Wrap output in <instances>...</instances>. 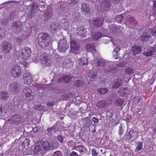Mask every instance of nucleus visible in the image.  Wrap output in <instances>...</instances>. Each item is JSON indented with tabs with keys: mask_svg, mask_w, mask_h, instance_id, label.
<instances>
[{
	"mask_svg": "<svg viewBox=\"0 0 156 156\" xmlns=\"http://www.w3.org/2000/svg\"><path fill=\"white\" fill-rule=\"evenodd\" d=\"M152 38V36H156V28L154 27L152 28L149 29L147 32Z\"/></svg>",
	"mask_w": 156,
	"mask_h": 156,
	"instance_id": "obj_29",
	"label": "nucleus"
},
{
	"mask_svg": "<svg viewBox=\"0 0 156 156\" xmlns=\"http://www.w3.org/2000/svg\"><path fill=\"white\" fill-rule=\"evenodd\" d=\"M14 104L15 106L19 109H21L23 106V101L22 100H18L16 101H14Z\"/></svg>",
	"mask_w": 156,
	"mask_h": 156,
	"instance_id": "obj_31",
	"label": "nucleus"
},
{
	"mask_svg": "<svg viewBox=\"0 0 156 156\" xmlns=\"http://www.w3.org/2000/svg\"><path fill=\"white\" fill-rule=\"evenodd\" d=\"M41 151V148L40 146L36 145L34 147L33 152L35 155H37L39 154Z\"/></svg>",
	"mask_w": 156,
	"mask_h": 156,
	"instance_id": "obj_30",
	"label": "nucleus"
},
{
	"mask_svg": "<svg viewBox=\"0 0 156 156\" xmlns=\"http://www.w3.org/2000/svg\"><path fill=\"white\" fill-rule=\"evenodd\" d=\"M42 147L44 151H46L49 149L51 146L49 143L46 141H43L42 144Z\"/></svg>",
	"mask_w": 156,
	"mask_h": 156,
	"instance_id": "obj_28",
	"label": "nucleus"
},
{
	"mask_svg": "<svg viewBox=\"0 0 156 156\" xmlns=\"http://www.w3.org/2000/svg\"><path fill=\"white\" fill-rule=\"evenodd\" d=\"M2 51L5 54H8L12 50V46L10 43L7 41L4 42L2 46Z\"/></svg>",
	"mask_w": 156,
	"mask_h": 156,
	"instance_id": "obj_8",
	"label": "nucleus"
},
{
	"mask_svg": "<svg viewBox=\"0 0 156 156\" xmlns=\"http://www.w3.org/2000/svg\"><path fill=\"white\" fill-rule=\"evenodd\" d=\"M13 26L14 27H16V28H17L19 26L16 23H14L13 24H12Z\"/></svg>",
	"mask_w": 156,
	"mask_h": 156,
	"instance_id": "obj_61",
	"label": "nucleus"
},
{
	"mask_svg": "<svg viewBox=\"0 0 156 156\" xmlns=\"http://www.w3.org/2000/svg\"><path fill=\"white\" fill-rule=\"evenodd\" d=\"M141 41L143 43L148 42V43L151 44V37L148 33L146 32L143 34V35L141 36Z\"/></svg>",
	"mask_w": 156,
	"mask_h": 156,
	"instance_id": "obj_13",
	"label": "nucleus"
},
{
	"mask_svg": "<svg viewBox=\"0 0 156 156\" xmlns=\"http://www.w3.org/2000/svg\"><path fill=\"white\" fill-rule=\"evenodd\" d=\"M23 80L25 83L29 85L33 81L32 76L30 74H25L23 75Z\"/></svg>",
	"mask_w": 156,
	"mask_h": 156,
	"instance_id": "obj_14",
	"label": "nucleus"
},
{
	"mask_svg": "<svg viewBox=\"0 0 156 156\" xmlns=\"http://www.w3.org/2000/svg\"><path fill=\"white\" fill-rule=\"evenodd\" d=\"M125 72V73L131 74L133 73V70L131 68H128L126 69Z\"/></svg>",
	"mask_w": 156,
	"mask_h": 156,
	"instance_id": "obj_42",
	"label": "nucleus"
},
{
	"mask_svg": "<svg viewBox=\"0 0 156 156\" xmlns=\"http://www.w3.org/2000/svg\"><path fill=\"white\" fill-rule=\"evenodd\" d=\"M23 94L25 96L27 101H32L34 98V94L32 90L29 88L26 87L23 90Z\"/></svg>",
	"mask_w": 156,
	"mask_h": 156,
	"instance_id": "obj_2",
	"label": "nucleus"
},
{
	"mask_svg": "<svg viewBox=\"0 0 156 156\" xmlns=\"http://www.w3.org/2000/svg\"><path fill=\"white\" fill-rule=\"evenodd\" d=\"M142 50V47L138 45H135L132 48V50L135 55L140 53Z\"/></svg>",
	"mask_w": 156,
	"mask_h": 156,
	"instance_id": "obj_17",
	"label": "nucleus"
},
{
	"mask_svg": "<svg viewBox=\"0 0 156 156\" xmlns=\"http://www.w3.org/2000/svg\"><path fill=\"white\" fill-rule=\"evenodd\" d=\"M104 19L103 17H99L96 18L93 20V24L97 27H100L102 26Z\"/></svg>",
	"mask_w": 156,
	"mask_h": 156,
	"instance_id": "obj_12",
	"label": "nucleus"
},
{
	"mask_svg": "<svg viewBox=\"0 0 156 156\" xmlns=\"http://www.w3.org/2000/svg\"><path fill=\"white\" fill-rule=\"evenodd\" d=\"M73 142L72 141H69L68 142V145L69 146H70V145H73Z\"/></svg>",
	"mask_w": 156,
	"mask_h": 156,
	"instance_id": "obj_63",
	"label": "nucleus"
},
{
	"mask_svg": "<svg viewBox=\"0 0 156 156\" xmlns=\"http://www.w3.org/2000/svg\"><path fill=\"white\" fill-rule=\"evenodd\" d=\"M68 77L67 76V77H63V76L62 77L60 78L58 80V83H61V82L63 81L64 82H68L69 81V80H66V79Z\"/></svg>",
	"mask_w": 156,
	"mask_h": 156,
	"instance_id": "obj_43",
	"label": "nucleus"
},
{
	"mask_svg": "<svg viewBox=\"0 0 156 156\" xmlns=\"http://www.w3.org/2000/svg\"><path fill=\"white\" fill-rule=\"evenodd\" d=\"M81 9L84 13L87 14L89 12L90 8L89 5L86 3H83L81 5Z\"/></svg>",
	"mask_w": 156,
	"mask_h": 156,
	"instance_id": "obj_23",
	"label": "nucleus"
},
{
	"mask_svg": "<svg viewBox=\"0 0 156 156\" xmlns=\"http://www.w3.org/2000/svg\"><path fill=\"white\" fill-rule=\"evenodd\" d=\"M53 156H63V154L60 151H57L53 153Z\"/></svg>",
	"mask_w": 156,
	"mask_h": 156,
	"instance_id": "obj_44",
	"label": "nucleus"
},
{
	"mask_svg": "<svg viewBox=\"0 0 156 156\" xmlns=\"http://www.w3.org/2000/svg\"><path fill=\"white\" fill-rule=\"evenodd\" d=\"M124 103V101L121 99L118 98L114 102V104L116 106L121 107Z\"/></svg>",
	"mask_w": 156,
	"mask_h": 156,
	"instance_id": "obj_32",
	"label": "nucleus"
},
{
	"mask_svg": "<svg viewBox=\"0 0 156 156\" xmlns=\"http://www.w3.org/2000/svg\"><path fill=\"white\" fill-rule=\"evenodd\" d=\"M32 10H34L35 8L36 9L39 7L37 5L35 2H33L32 5Z\"/></svg>",
	"mask_w": 156,
	"mask_h": 156,
	"instance_id": "obj_53",
	"label": "nucleus"
},
{
	"mask_svg": "<svg viewBox=\"0 0 156 156\" xmlns=\"http://www.w3.org/2000/svg\"><path fill=\"white\" fill-rule=\"evenodd\" d=\"M123 17L120 15H118L116 16L115 20L116 21L119 23H121L122 20L123 19Z\"/></svg>",
	"mask_w": 156,
	"mask_h": 156,
	"instance_id": "obj_37",
	"label": "nucleus"
},
{
	"mask_svg": "<svg viewBox=\"0 0 156 156\" xmlns=\"http://www.w3.org/2000/svg\"><path fill=\"white\" fill-rule=\"evenodd\" d=\"M51 41V37L47 33H39L37 37V41L38 44L43 48H45L49 46Z\"/></svg>",
	"mask_w": 156,
	"mask_h": 156,
	"instance_id": "obj_1",
	"label": "nucleus"
},
{
	"mask_svg": "<svg viewBox=\"0 0 156 156\" xmlns=\"http://www.w3.org/2000/svg\"><path fill=\"white\" fill-rule=\"evenodd\" d=\"M70 62V60H69V59H65L64 61V63H65L66 65L69 63Z\"/></svg>",
	"mask_w": 156,
	"mask_h": 156,
	"instance_id": "obj_59",
	"label": "nucleus"
},
{
	"mask_svg": "<svg viewBox=\"0 0 156 156\" xmlns=\"http://www.w3.org/2000/svg\"><path fill=\"white\" fill-rule=\"evenodd\" d=\"M9 97L8 92L5 90H2L0 92V100L5 101L7 100Z\"/></svg>",
	"mask_w": 156,
	"mask_h": 156,
	"instance_id": "obj_16",
	"label": "nucleus"
},
{
	"mask_svg": "<svg viewBox=\"0 0 156 156\" xmlns=\"http://www.w3.org/2000/svg\"><path fill=\"white\" fill-rule=\"evenodd\" d=\"M9 22V20L5 18L3 20L2 22V24L4 25H6Z\"/></svg>",
	"mask_w": 156,
	"mask_h": 156,
	"instance_id": "obj_51",
	"label": "nucleus"
},
{
	"mask_svg": "<svg viewBox=\"0 0 156 156\" xmlns=\"http://www.w3.org/2000/svg\"><path fill=\"white\" fill-rule=\"evenodd\" d=\"M22 41V39L20 37H18L15 39V41L17 43V44H20Z\"/></svg>",
	"mask_w": 156,
	"mask_h": 156,
	"instance_id": "obj_47",
	"label": "nucleus"
},
{
	"mask_svg": "<svg viewBox=\"0 0 156 156\" xmlns=\"http://www.w3.org/2000/svg\"><path fill=\"white\" fill-rule=\"evenodd\" d=\"M54 126L51 128H50V127L48 128L47 130V131H48V132H51L52 131L53 129L54 128Z\"/></svg>",
	"mask_w": 156,
	"mask_h": 156,
	"instance_id": "obj_60",
	"label": "nucleus"
},
{
	"mask_svg": "<svg viewBox=\"0 0 156 156\" xmlns=\"http://www.w3.org/2000/svg\"><path fill=\"white\" fill-rule=\"evenodd\" d=\"M70 47L72 51H75L79 50V46L76 41H71Z\"/></svg>",
	"mask_w": 156,
	"mask_h": 156,
	"instance_id": "obj_22",
	"label": "nucleus"
},
{
	"mask_svg": "<svg viewBox=\"0 0 156 156\" xmlns=\"http://www.w3.org/2000/svg\"><path fill=\"white\" fill-rule=\"evenodd\" d=\"M111 86L113 89H118L122 85V81L119 78L114 79L111 83Z\"/></svg>",
	"mask_w": 156,
	"mask_h": 156,
	"instance_id": "obj_9",
	"label": "nucleus"
},
{
	"mask_svg": "<svg viewBox=\"0 0 156 156\" xmlns=\"http://www.w3.org/2000/svg\"><path fill=\"white\" fill-rule=\"evenodd\" d=\"M63 96L65 98H69L73 96L74 94L73 92H69L67 93H65L64 94Z\"/></svg>",
	"mask_w": 156,
	"mask_h": 156,
	"instance_id": "obj_36",
	"label": "nucleus"
},
{
	"mask_svg": "<svg viewBox=\"0 0 156 156\" xmlns=\"http://www.w3.org/2000/svg\"><path fill=\"white\" fill-rule=\"evenodd\" d=\"M108 91V89L106 88L98 89L97 92L98 93L101 95H104Z\"/></svg>",
	"mask_w": 156,
	"mask_h": 156,
	"instance_id": "obj_33",
	"label": "nucleus"
},
{
	"mask_svg": "<svg viewBox=\"0 0 156 156\" xmlns=\"http://www.w3.org/2000/svg\"><path fill=\"white\" fill-rule=\"evenodd\" d=\"M12 118L14 119L13 122L16 124L18 125L20 123L21 118L20 115H14L12 116Z\"/></svg>",
	"mask_w": 156,
	"mask_h": 156,
	"instance_id": "obj_27",
	"label": "nucleus"
},
{
	"mask_svg": "<svg viewBox=\"0 0 156 156\" xmlns=\"http://www.w3.org/2000/svg\"><path fill=\"white\" fill-rule=\"evenodd\" d=\"M6 111L5 110V108H2L1 106H0V115H2L4 113H5Z\"/></svg>",
	"mask_w": 156,
	"mask_h": 156,
	"instance_id": "obj_49",
	"label": "nucleus"
},
{
	"mask_svg": "<svg viewBox=\"0 0 156 156\" xmlns=\"http://www.w3.org/2000/svg\"><path fill=\"white\" fill-rule=\"evenodd\" d=\"M156 49L155 47H151L149 48L148 51L144 52L143 54L146 57L151 56L154 55Z\"/></svg>",
	"mask_w": 156,
	"mask_h": 156,
	"instance_id": "obj_18",
	"label": "nucleus"
},
{
	"mask_svg": "<svg viewBox=\"0 0 156 156\" xmlns=\"http://www.w3.org/2000/svg\"><path fill=\"white\" fill-rule=\"evenodd\" d=\"M96 76L95 73L93 71H91L90 73H89L87 77V79H89L90 80L92 81L91 80L93 79Z\"/></svg>",
	"mask_w": 156,
	"mask_h": 156,
	"instance_id": "obj_34",
	"label": "nucleus"
},
{
	"mask_svg": "<svg viewBox=\"0 0 156 156\" xmlns=\"http://www.w3.org/2000/svg\"><path fill=\"white\" fill-rule=\"evenodd\" d=\"M10 72L12 77L15 78H18L21 74V69L19 66L16 65H13L12 67Z\"/></svg>",
	"mask_w": 156,
	"mask_h": 156,
	"instance_id": "obj_4",
	"label": "nucleus"
},
{
	"mask_svg": "<svg viewBox=\"0 0 156 156\" xmlns=\"http://www.w3.org/2000/svg\"><path fill=\"white\" fill-rule=\"evenodd\" d=\"M92 121L95 123H97L98 122V119L94 117L92 118Z\"/></svg>",
	"mask_w": 156,
	"mask_h": 156,
	"instance_id": "obj_57",
	"label": "nucleus"
},
{
	"mask_svg": "<svg viewBox=\"0 0 156 156\" xmlns=\"http://www.w3.org/2000/svg\"><path fill=\"white\" fill-rule=\"evenodd\" d=\"M69 156H78V154L75 151H72L69 154Z\"/></svg>",
	"mask_w": 156,
	"mask_h": 156,
	"instance_id": "obj_55",
	"label": "nucleus"
},
{
	"mask_svg": "<svg viewBox=\"0 0 156 156\" xmlns=\"http://www.w3.org/2000/svg\"><path fill=\"white\" fill-rule=\"evenodd\" d=\"M69 45L66 39H60L58 43V49L60 52H64L68 49Z\"/></svg>",
	"mask_w": 156,
	"mask_h": 156,
	"instance_id": "obj_6",
	"label": "nucleus"
},
{
	"mask_svg": "<svg viewBox=\"0 0 156 156\" xmlns=\"http://www.w3.org/2000/svg\"><path fill=\"white\" fill-rule=\"evenodd\" d=\"M84 82L81 80H76L73 82V85L74 87L79 89H81L84 84Z\"/></svg>",
	"mask_w": 156,
	"mask_h": 156,
	"instance_id": "obj_15",
	"label": "nucleus"
},
{
	"mask_svg": "<svg viewBox=\"0 0 156 156\" xmlns=\"http://www.w3.org/2000/svg\"><path fill=\"white\" fill-rule=\"evenodd\" d=\"M106 105V101H105L102 100L99 101L97 104L96 106L98 109L103 110L104 109Z\"/></svg>",
	"mask_w": 156,
	"mask_h": 156,
	"instance_id": "obj_21",
	"label": "nucleus"
},
{
	"mask_svg": "<svg viewBox=\"0 0 156 156\" xmlns=\"http://www.w3.org/2000/svg\"><path fill=\"white\" fill-rule=\"evenodd\" d=\"M78 62L79 64L82 66L86 65L88 63L87 59L86 57H83L79 58L78 60Z\"/></svg>",
	"mask_w": 156,
	"mask_h": 156,
	"instance_id": "obj_26",
	"label": "nucleus"
},
{
	"mask_svg": "<svg viewBox=\"0 0 156 156\" xmlns=\"http://www.w3.org/2000/svg\"><path fill=\"white\" fill-rule=\"evenodd\" d=\"M20 90V85L16 82L12 83L9 86V90L12 94L18 93Z\"/></svg>",
	"mask_w": 156,
	"mask_h": 156,
	"instance_id": "obj_7",
	"label": "nucleus"
},
{
	"mask_svg": "<svg viewBox=\"0 0 156 156\" xmlns=\"http://www.w3.org/2000/svg\"><path fill=\"white\" fill-rule=\"evenodd\" d=\"M141 98L137 96H135L133 99V101L135 104H138L141 100Z\"/></svg>",
	"mask_w": 156,
	"mask_h": 156,
	"instance_id": "obj_38",
	"label": "nucleus"
},
{
	"mask_svg": "<svg viewBox=\"0 0 156 156\" xmlns=\"http://www.w3.org/2000/svg\"><path fill=\"white\" fill-rule=\"evenodd\" d=\"M67 76L68 77H67V78H66V80H69V81L68 82H65V83H69L70 80V77L69 76H67V75H66V76H64L63 77H67Z\"/></svg>",
	"mask_w": 156,
	"mask_h": 156,
	"instance_id": "obj_62",
	"label": "nucleus"
},
{
	"mask_svg": "<svg viewBox=\"0 0 156 156\" xmlns=\"http://www.w3.org/2000/svg\"><path fill=\"white\" fill-rule=\"evenodd\" d=\"M40 59L43 63L47 66L51 65L52 61L51 57L46 53H43L41 55Z\"/></svg>",
	"mask_w": 156,
	"mask_h": 156,
	"instance_id": "obj_5",
	"label": "nucleus"
},
{
	"mask_svg": "<svg viewBox=\"0 0 156 156\" xmlns=\"http://www.w3.org/2000/svg\"><path fill=\"white\" fill-rule=\"evenodd\" d=\"M91 154L92 156H98L97 153L95 148H93L92 149Z\"/></svg>",
	"mask_w": 156,
	"mask_h": 156,
	"instance_id": "obj_48",
	"label": "nucleus"
},
{
	"mask_svg": "<svg viewBox=\"0 0 156 156\" xmlns=\"http://www.w3.org/2000/svg\"><path fill=\"white\" fill-rule=\"evenodd\" d=\"M116 27L114 24L110 25L109 26V29L111 32H114L115 30Z\"/></svg>",
	"mask_w": 156,
	"mask_h": 156,
	"instance_id": "obj_40",
	"label": "nucleus"
},
{
	"mask_svg": "<svg viewBox=\"0 0 156 156\" xmlns=\"http://www.w3.org/2000/svg\"><path fill=\"white\" fill-rule=\"evenodd\" d=\"M86 48L88 52H90L92 53H95L96 51L93 44H89L86 45Z\"/></svg>",
	"mask_w": 156,
	"mask_h": 156,
	"instance_id": "obj_19",
	"label": "nucleus"
},
{
	"mask_svg": "<svg viewBox=\"0 0 156 156\" xmlns=\"http://www.w3.org/2000/svg\"><path fill=\"white\" fill-rule=\"evenodd\" d=\"M48 106L50 107L51 106H53L54 105V102H50L47 104Z\"/></svg>",
	"mask_w": 156,
	"mask_h": 156,
	"instance_id": "obj_58",
	"label": "nucleus"
},
{
	"mask_svg": "<svg viewBox=\"0 0 156 156\" xmlns=\"http://www.w3.org/2000/svg\"><path fill=\"white\" fill-rule=\"evenodd\" d=\"M69 27V22L67 21V20H65V21L62 24V28L64 30H66L68 29Z\"/></svg>",
	"mask_w": 156,
	"mask_h": 156,
	"instance_id": "obj_35",
	"label": "nucleus"
},
{
	"mask_svg": "<svg viewBox=\"0 0 156 156\" xmlns=\"http://www.w3.org/2000/svg\"><path fill=\"white\" fill-rule=\"evenodd\" d=\"M94 63L98 66L102 67L105 66V60L102 59L97 58L95 61H94Z\"/></svg>",
	"mask_w": 156,
	"mask_h": 156,
	"instance_id": "obj_20",
	"label": "nucleus"
},
{
	"mask_svg": "<svg viewBox=\"0 0 156 156\" xmlns=\"http://www.w3.org/2000/svg\"><path fill=\"white\" fill-rule=\"evenodd\" d=\"M31 49L27 47L22 48L21 51V55L22 58L24 60H28L31 54Z\"/></svg>",
	"mask_w": 156,
	"mask_h": 156,
	"instance_id": "obj_3",
	"label": "nucleus"
},
{
	"mask_svg": "<svg viewBox=\"0 0 156 156\" xmlns=\"http://www.w3.org/2000/svg\"><path fill=\"white\" fill-rule=\"evenodd\" d=\"M131 117L130 115H127L125 117V120L126 121H129Z\"/></svg>",
	"mask_w": 156,
	"mask_h": 156,
	"instance_id": "obj_56",
	"label": "nucleus"
},
{
	"mask_svg": "<svg viewBox=\"0 0 156 156\" xmlns=\"http://www.w3.org/2000/svg\"><path fill=\"white\" fill-rule=\"evenodd\" d=\"M87 150L86 147L82 145H80L77 146L75 145L71 149L72 150H76L79 152L80 156L84 154Z\"/></svg>",
	"mask_w": 156,
	"mask_h": 156,
	"instance_id": "obj_11",
	"label": "nucleus"
},
{
	"mask_svg": "<svg viewBox=\"0 0 156 156\" xmlns=\"http://www.w3.org/2000/svg\"><path fill=\"white\" fill-rule=\"evenodd\" d=\"M23 144L25 147L26 146L28 147L30 144V142L28 140L26 139L23 142Z\"/></svg>",
	"mask_w": 156,
	"mask_h": 156,
	"instance_id": "obj_45",
	"label": "nucleus"
},
{
	"mask_svg": "<svg viewBox=\"0 0 156 156\" xmlns=\"http://www.w3.org/2000/svg\"><path fill=\"white\" fill-rule=\"evenodd\" d=\"M56 146L55 147V148H57L59 146V144L58 142H56Z\"/></svg>",
	"mask_w": 156,
	"mask_h": 156,
	"instance_id": "obj_64",
	"label": "nucleus"
},
{
	"mask_svg": "<svg viewBox=\"0 0 156 156\" xmlns=\"http://www.w3.org/2000/svg\"><path fill=\"white\" fill-rule=\"evenodd\" d=\"M5 29L2 28H0V38H2L5 35Z\"/></svg>",
	"mask_w": 156,
	"mask_h": 156,
	"instance_id": "obj_41",
	"label": "nucleus"
},
{
	"mask_svg": "<svg viewBox=\"0 0 156 156\" xmlns=\"http://www.w3.org/2000/svg\"><path fill=\"white\" fill-rule=\"evenodd\" d=\"M153 10L154 14L156 15V1H153Z\"/></svg>",
	"mask_w": 156,
	"mask_h": 156,
	"instance_id": "obj_50",
	"label": "nucleus"
},
{
	"mask_svg": "<svg viewBox=\"0 0 156 156\" xmlns=\"http://www.w3.org/2000/svg\"><path fill=\"white\" fill-rule=\"evenodd\" d=\"M135 135V133L133 130H130L128 133H126L125 137V140H129L131 138H132Z\"/></svg>",
	"mask_w": 156,
	"mask_h": 156,
	"instance_id": "obj_25",
	"label": "nucleus"
},
{
	"mask_svg": "<svg viewBox=\"0 0 156 156\" xmlns=\"http://www.w3.org/2000/svg\"><path fill=\"white\" fill-rule=\"evenodd\" d=\"M129 21L134 24H136L137 23L135 19L133 17H131L129 19Z\"/></svg>",
	"mask_w": 156,
	"mask_h": 156,
	"instance_id": "obj_54",
	"label": "nucleus"
},
{
	"mask_svg": "<svg viewBox=\"0 0 156 156\" xmlns=\"http://www.w3.org/2000/svg\"><path fill=\"white\" fill-rule=\"evenodd\" d=\"M137 144L138 145L136 147V150L137 152L141 150L142 149L143 146V143L142 142H138Z\"/></svg>",
	"mask_w": 156,
	"mask_h": 156,
	"instance_id": "obj_39",
	"label": "nucleus"
},
{
	"mask_svg": "<svg viewBox=\"0 0 156 156\" xmlns=\"http://www.w3.org/2000/svg\"><path fill=\"white\" fill-rule=\"evenodd\" d=\"M92 39L94 41L98 40L101 37V34L99 32H96L91 34Z\"/></svg>",
	"mask_w": 156,
	"mask_h": 156,
	"instance_id": "obj_24",
	"label": "nucleus"
},
{
	"mask_svg": "<svg viewBox=\"0 0 156 156\" xmlns=\"http://www.w3.org/2000/svg\"><path fill=\"white\" fill-rule=\"evenodd\" d=\"M76 33L77 35L81 38L85 37L87 34L86 29L82 27H78L76 30Z\"/></svg>",
	"mask_w": 156,
	"mask_h": 156,
	"instance_id": "obj_10",
	"label": "nucleus"
},
{
	"mask_svg": "<svg viewBox=\"0 0 156 156\" xmlns=\"http://www.w3.org/2000/svg\"><path fill=\"white\" fill-rule=\"evenodd\" d=\"M58 140L61 143H62L63 142L62 137L61 135H58L57 136Z\"/></svg>",
	"mask_w": 156,
	"mask_h": 156,
	"instance_id": "obj_52",
	"label": "nucleus"
},
{
	"mask_svg": "<svg viewBox=\"0 0 156 156\" xmlns=\"http://www.w3.org/2000/svg\"><path fill=\"white\" fill-rule=\"evenodd\" d=\"M123 130L122 129V124H120L119 126L118 130V134L119 136H121L123 133Z\"/></svg>",
	"mask_w": 156,
	"mask_h": 156,
	"instance_id": "obj_46",
	"label": "nucleus"
}]
</instances>
